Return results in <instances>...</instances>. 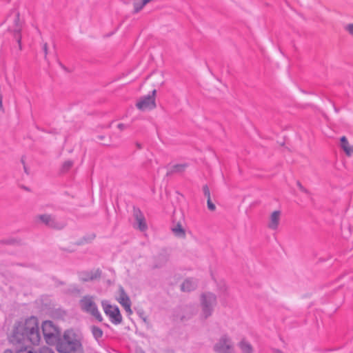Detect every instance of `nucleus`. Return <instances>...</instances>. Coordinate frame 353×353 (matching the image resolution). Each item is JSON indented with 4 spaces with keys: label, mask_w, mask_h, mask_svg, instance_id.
<instances>
[{
    "label": "nucleus",
    "mask_w": 353,
    "mask_h": 353,
    "mask_svg": "<svg viewBox=\"0 0 353 353\" xmlns=\"http://www.w3.org/2000/svg\"><path fill=\"white\" fill-rule=\"evenodd\" d=\"M43 50L45 52L46 55L48 54V44L44 43L43 45Z\"/></svg>",
    "instance_id": "bb28decb"
},
{
    "label": "nucleus",
    "mask_w": 353,
    "mask_h": 353,
    "mask_svg": "<svg viewBox=\"0 0 353 353\" xmlns=\"http://www.w3.org/2000/svg\"><path fill=\"white\" fill-rule=\"evenodd\" d=\"M282 218V212L281 210H275L272 212L270 216L271 221H278Z\"/></svg>",
    "instance_id": "a211bd4d"
},
{
    "label": "nucleus",
    "mask_w": 353,
    "mask_h": 353,
    "mask_svg": "<svg viewBox=\"0 0 353 353\" xmlns=\"http://www.w3.org/2000/svg\"><path fill=\"white\" fill-rule=\"evenodd\" d=\"M14 336L18 341L28 340L33 345H38L41 336L37 318L32 316L19 322L14 328Z\"/></svg>",
    "instance_id": "f257e3e1"
},
{
    "label": "nucleus",
    "mask_w": 353,
    "mask_h": 353,
    "mask_svg": "<svg viewBox=\"0 0 353 353\" xmlns=\"http://www.w3.org/2000/svg\"><path fill=\"white\" fill-rule=\"evenodd\" d=\"M156 90H153L152 94L141 97L137 102V108L141 111L151 110L156 108Z\"/></svg>",
    "instance_id": "423d86ee"
},
{
    "label": "nucleus",
    "mask_w": 353,
    "mask_h": 353,
    "mask_svg": "<svg viewBox=\"0 0 353 353\" xmlns=\"http://www.w3.org/2000/svg\"><path fill=\"white\" fill-rule=\"evenodd\" d=\"M132 212L134 218L136 219V221H144L145 217L139 209L134 208Z\"/></svg>",
    "instance_id": "4468645a"
},
{
    "label": "nucleus",
    "mask_w": 353,
    "mask_h": 353,
    "mask_svg": "<svg viewBox=\"0 0 353 353\" xmlns=\"http://www.w3.org/2000/svg\"><path fill=\"white\" fill-rule=\"evenodd\" d=\"M134 228L141 232H144L146 230L148 226L146 222H134Z\"/></svg>",
    "instance_id": "f3484780"
},
{
    "label": "nucleus",
    "mask_w": 353,
    "mask_h": 353,
    "mask_svg": "<svg viewBox=\"0 0 353 353\" xmlns=\"http://www.w3.org/2000/svg\"><path fill=\"white\" fill-rule=\"evenodd\" d=\"M239 347L242 353H253V348L251 344L245 340H241Z\"/></svg>",
    "instance_id": "f8f14e48"
},
{
    "label": "nucleus",
    "mask_w": 353,
    "mask_h": 353,
    "mask_svg": "<svg viewBox=\"0 0 353 353\" xmlns=\"http://www.w3.org/2000/svg\"><path fill=\"white\" fill-rule=\"evenodd\" d=\"M345 30L353 37V23H348L344 27Z\"/></svg>",
    "instance_id": "6ab92c4d"
},
{
    "label": "nucleus",
    "mask_w": 353,
    "mask_h": 353,
    "mask_svg": "<svg viewBox=\"0 0 353 353\" xmlns=\"http://www.w3.org/2000/svg\"><path fill=\"white\" fill-rule=\"evenodd\" d=\"M207 203H208V208L209 210H210L212 211L215 210V205L212 202L211 198L207 199Z\"/></svg>",
    "instance_id": "aec40b11"
},
{
    "label": "nucleus",
    "mask_w": 353,
    "mask_h": 353,
    "mask_svg": "<svg viewBox=\"0 0 353 353\" xmlns=\"http://www.w3.org/2000/svg\"><path fill=\"white\" fill-rule=\"evenodd\" d=\"M216 303V298L214 294L210 292L203 294L201 297V316L207 319L211 316Z\"/></svg>",
    "instance_id": "20e7f679"
},
{
    "label": "nucleus",
    "mask_w": 353,
    "mask_h": 353,
    "mask_svg": "<svg viewBox=\"0 0 353 353\" xmlns=\"http://www.w3.org/2000/svg\"><path fill=\"white\" fill-rule=\"evenodd\" d=\"M17 41H18V43L19 44V47L21 48V36H20L19 34H17Z\"/></svg>",
    "instance_id": "cd10ccee"
},
{
    "label": "nucleus",
    "mask_w": 353,
    "mask_h": 353,
    "mask_svg": "<svg viewBox=\"0 0 353 353\" xmlns=\"http://www.w3.org/2000/svg\"><path fill=\"white\" fill-rule=\"evenodd\" d=\"M24 189H25L26 190H29V189H28V188H24Z\"/></svg>",
    "instance_id": "7c9ffc66"
},
{
    "label": "nucleus",
    "mask_w": 353,
    "mask_h": 353,
    "mask_svg": "<svg viewBox=\"0 0 353 353\" xmlns=\"http://www.w3.org/2000/svg\"><path fill=\"white\" fill-rule=\"evenodd\" d=\"M92 333L96 339H99L103 336V331L98 327L93 326L92 327Z\"/></svg>",
    "instance_id": "2eb2a0df"
},
{
    "label": "nucleus",
    "mask_w": 353,
    "mask_h": 353,
    "mask_svg": "<svg viewBox=\"0 0 353 353\" xmlns=\"http://www.w3.org/2000/svg\"><path fill=\"white\" fill-rule=\"evenodd\" d=\"M51 219V216L48 214H43L39 216L40 221H49Z\"/></svg>",
    "instance_id": "393cba45"
},
{
    "label": "nucleus",
    "mask_w": 353,
    "mask_h": 353,
    "mask_svg": "<svg viewBox=\"0 0 353 353\" xmlns=\"http://www.w3.org/2000/svg\"><path fill=\"white\" fill-rule=\"evenodd\" d=\"M102 306L112 323L119 324L121 322L122 316L117 306L112 305L106 301H102Z\"/></svg>",
    "instance_id": "0eeeda50"
},
{
    "label": "nucleus",
    "mask_w": 353,
    "mask_h": 353,
    "mask_svg": "<svg viewBox=\"0 0 353 353\" xmlns=\"http://www.w3.org/2000/svg\"><path fill=\"white\" fill-rule=\"evenodd\" d=\"M3 353H13L11 350H7Z\"/></svg>",
    "instance_id": "c756f323"
},
{
    "label": "nucleus",
    "mask_w": 353,
    "mask_h": 353,
    "mask_svg": "<svg viewBox=\"0 0 353 353\" xmlns=\"http://www.w3.org/2000/svg\"><path fill=\"white\" fill-rule=\"evenodd\" d=\"M39 353H54V352L49 347H43L40 349Z\"/></svg>",
    "instance_id": "4be33fe9"
},
{
    "label": "nucleus",
    "mask_w": 353,
    "mask_h": 353,
    "mask_svg": "<svg viewBox=\"0 0 353 353\" xmlns=\"http://www.w3.org/2000/svg\"><path fill=\"white\" fill-rule=\"evenodd\" d=\"M117 300L123 307L128 314L132 313L130 299L122 287L119 288V295L117 297Z\"/></svg>",
    "instance_id": "1a4fd4ad"
},
{
    "label": "nucleus",
    "mask_w": 353,
    "mask_h": 353,
    "mask_svg": "<svg viewBox=\"0 0 353 353\" xmlns=\"http://www.w3.org/2000/svg\"><path fill=\"white\" fill-rule=\"evenodd\" d=\"M216 353H236L232 339L227 335H223L214 345Z\"/></svg>",
    "instance_id": "39448f33"
},
{
    "label": "nucleus",
    "mask_w": 353,
    "mask_h": 353,
    "mask_svg": "<svg viewBox=\"0 0 353 353\" xmlns=\"http://www.w3.org/2000/svg\"><path fill=\"white\" fill-rule=\"evenodd\" d=\"M83 336L81 332L74 330H67L56 344L59 353H81Z\"/></svg>",
    "instance_id": "f03ea898"
},
{
    "label": "nucleus",
    "mask_w": 353,
    "mask_h": 353,
    "mask_svg": "<svg viewBox=\"0 0 353 353\" xmlns=\"http://www.w3.org/2000/svg\"><path fill=\"white\" fill-rule=\"evenodd\" d=\"M341 145L347 156H350L353 154V145H350L347 138L345 136L341 138Z\"/></svg>",
    "instance_id": "9b49d317"
},
{
    "label": "nucleus",
    "mask_w": 353,
    "mask_h": 353,
    "mask_svg": "<svg viewBox=\"0 0 353 353\" xmlns=\"http://www.w3.org/2000/svg\"><path fill=\"white\" fill-rule=\"evenodd\" d=\"M172 231L177 237L183 238L185 236V231L179 223L172 227Z\"/></svg>",
    "instance_id": "ddd939ff"
},
{
    "label": "nucleus",
    "mask_w": 353,
    "mask_h": 353,
    "mask_svg": "<svg viewBox=\"0 0 353 353\" xmlns=\"http://www.w3.org/2000/svg\"><path fill=\"white\" fill-rule=\"evenodd\" d=\"M72 166V161H66L63 164V168L66 170H69Z\"/></svg>",
    "instance_id": "a878e982"
},
{
    "label": "nucleus",
    "mask_w": 353,
    "mask_h": 353,
    "mask_svg": "<svg viewBox=\"0 0 353 353\" xmlns=\"http://www.w3.org/2000/svg\"><path fill=\"white\" fill-rule=\"evenodd\" d=\"M279 222H270L268 228L272 230H276L278 228Z\"/></svg>",
    "instance_id": "b1692460"
},
{
    "label": "nucleus",
    "mask_w": 353,
    "mask_h": 353,
    "mask_svg": "<svg viewBox=\"0 0 353 353\" xmlns=\"http://www.w3.org/2000/svg\"><path fill=\"white\" fill-rule=\"evenodd\" d=\"M46 223V225L48 226V227H50V228H55V229H61L62 228H63L65 226V225L63 224L64 222H53V221H51V222H45Z\"/></svg>",
    "instance_id": "dca6fc26"
},
{
    "label": "nucleus",
    "mask_w": 353,
    "mask_h": 353,
    "mask_svg": "<svg viewBox=\"0 0 353 353\" xmlns=\"http://www.w3.org/2000/svg\"><path fill=\"white\" fill-rule=\"evenodd\" d=\"M276 353H281V352H277Z\"/></svg>",
    "instance_id": "2f4dec72"
},
{
    "label": "nucleus",
    "mask_w": 353,
    "mask_h": 353,
    "mask_svg": "<svg viewBox=\"0 0 353 353\" xmlns=\"http://www.w3.org/2000/svg\"><path fill=\"white\" fill-rule=\"evenodd\" d=\"M185 168V166L183 165H175L174 169L176 172H183Z\"/></svg>",
    "instance_id": "5701e85b"
},
{
    "label": "nucleus",
    "mask_w": 353,
    "mask_h": 353,
    "mask_svg": "<svg viewBox=\"0 0 353 353\" xmlns=\"http://www.w3.org/2000/svg\"><path fill=\"white\" fill-rule=\"evenodd\" d=\"M43 336L48 343H50L58 334L57 328L53 325L52 321H46L42 325Z\"/></svg>",
    "instance_id": "6e6552de"
},
{
    "label": "nucleus",
    "mask_w": 353,
    "mask_h": 353,
    "mask_svg": "<svg viewBox=\"0 0 353 353\" xmlns=\"http://www.w3.org/2000/svg\"><path fill=\"white\" fill-rule=\"evenodd\" d=\"M196 288V282L193 279H186L181 284V289L183 292H190Z\"/></svg>",
    "instance_id": "9d476101"
},
{
    "label": "nucleus",
    "mask_w": 353,
    "mask_h": 353,
    "mask_svg": "<svg viewBox=\"0 0 353 353\" xmlns=\"http://www.w3.org/2000/svg\"><path fill=\"white\" fill-rule=\"evenodd\" d=\"M203 192L204 195L206 196L207 199H210V192L207 185L203 186Z\"/></svg>",
    "instance_id": "412c9836"
},
{
    "label": "nucleus",
    "mask_w": 353,
    "mask_h": 353,
    "mask_svg": "<svg viewBox=\"0 0 353 353\" xmlns=\"http://www.w3.org/2000/svg\"><path fill=\"white\" fill-rule=\"evenodd\" d=\"M19 353H34L32 350H28L27 352L20 351Z\"/></svg>",
    "instance_id": "c85d7f7f"
},
{
    "label": "nucleus",
    "mask_w": 353,
    "mask_h": 353,
    "mask_svg": "<svg viewBox=\"0 0 353 353\" xmlns=\"http://www.w3.org/2000/svg\"><path fill=\"white\" fill-rule=\"evenodd\" d=\"M79 304L81 309L83 312L91 314L99 321H102L103 317L101 313L99 312L92 296H83L81 299Z\"/></svg>",
    "instance_id": "7ed1b4c3"
}]
</instances>
